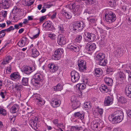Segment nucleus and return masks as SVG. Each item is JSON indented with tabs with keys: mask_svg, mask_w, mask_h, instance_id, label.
<instances>
[{
	"mask_svg": "<svg viewBox=\"0 0 131 131\" xmlns=\"http://www.w3.org/2000/svg\"><path fill=\"white\" fill-rule=\"evenodd\" d=\"M104 18L106 21L109 24L114 22L116 18L115 15L110 10H107L105 12Z\"/></svg>",
	"mask_w": 131,
	"mask_h": 131,
	"instance_id": "1",
	"label": "nucleus"
},
{
	"mask_svg": "<svg viewBox=\"0 0 131 131\" xmlns=\"http://www.w3.org/2000/svg\"><path fill=\"white\" fill-rule=\"evenodd\" d=\"M33 77L35 80L34 85L37 87H39L40 83L43 80L42 75L39 73H36L34 75Z\"/></svg>",
	"mask_w": 131,
	"mask_h": 131,
	"instance_id": "2",
	"label": "nucleus"
},
{
	"mask_svg": "<svg viewBox=\"0 0 131 131\" xmlns=\"http://www.w3.org/2000/svg\"><path fill=\"white\" fill-rule=\"evenodd\" d=\"M71 80L74 83L76 82L79 80L80 77L78 73L73 71L71 72Z\"/></svg>",
	"mask_w": 131,
	"mask_h": 131,
	"instance_id": "3",
	"label": "nucleus"
},
{
	"mask_svg": "<svg viewBox=\"0 0 131 131\" xmlns=\"http://www.w3.org/2000/svg\"><path fill=\"white\" fill-rule=\"evenodd\" d=\"M33 97L37 102H38V104L40 106L43 105L45 101L42 99L40 98V95L38 94H36L33 96Z\"/></svg>",
	"mask_w": 131,
	"mask_h": 131,
	"instance_id": "4",
	"label": "nucleus"
},
{
	"mask_svg": "<svg viewBox=\"0 0 131 131\" xmlns=\"http://www.w3.org/2000/svg\"><path fill=\"white\" fill-rule=\"evenodd\" d=\"M75 97L74 96H72L71 99V101L72 102V107L74 110L78 108L80 105V102L75 101Z\"/></svg>",
	"mask_w": 131,
	"mask_h": 131,
	"instance_id": "5",
	"label": "nucleus"
},
{
	"mask_svg": "<svg viewBox=\"0 0 131 131\" xmlns=\"http://www.w3.org/2000/svg\"><path fill=\"white\" fill-rule=\"evenodd\" d=\"M67 48L70 50L76 52H78L79 50V47L75 45L69 44L67 46Z\"/></svg>",
	"mask_w": 131,
	"mask_h": 131,
	"instance_id": "6",
	"label": "nucleus"
},
{
	"mask_svg": "<svg viewBox=\"0 0 131 131\" xmlns=\"http://www.w3.org/2000/svg\"><path fill=\"white\" fill-rule=\"evenodd\" d=\"M57 42L60 45H64L66 42V38L64 36L61 35H59L58 37Z\"/></svg>",
	"mask_w": 131,
	"mask_h": 131,
	"instance_id": "7",
	"label": "nucleus"
},
{
	"mask_svg": "<svg viewBox=\"0 0 131 131\" xmlns=\"http://www.w3.org/2000/svg\"><path fill=\"white\" fill-rule=\"evenodd\" d=\"M78 64L79 68L80 71H82L85 70L86 64L85 62H84L83 60L79 61Z\"/></svg>",
	"mask_w": 131,
	"mask_h": 131,
	"instance_id": "8",
	"label": "nucleus"
},
{
	"mask_svg": "<svg viewBox=\"0 0 131 131\" xmlns=\"http://www.w3.org/2000/svg\"><path fill=\"white\" fill-rule=\"evenodd\" d=\"M85 47L88 50L91 51L94 50L96 49V46L94 43H88L86 44Z\"/></svg>",
	"mask_w": 131,
	"mask_h": 131,
	"instance_id": "9",
	"label": "nucleus"
},
{
	"mask_svg": "<svg viewBox=\"0 0 131 131\" xmlns=\"http://www.w3.org/2000/svg\"><path fill=\"white\" fill-rule=\"evenodd\" d=\"M113 101V99L111 97L107 96L105 99L104 105L105 106H109L112 104Z\"/></svg>",
	"mask_w": 131,
	"mask_h": 131,
	"instance_id": "10",
	"label": "nucleus"
},
{
	"mask_svg": "<svg viewBox=\"0 0 131 131\" xmlns=\"http://www.w3.org/2000/svg\"><path fill=\"white\" fill-rule=\"evenodd\" d=\"M48 67L51 73H53L55 72L58 69V67L55 66L53 64H49Z\"/></svg>",
	"mask_w": 131,
	"mask_h": 131,
	"instance_id": "11",
	"label": "nucleus"
},
{
	"mask_svg": "<svg viewBox=\"0 0 131 131\" xmlns=\"http://www.w3.org/2000/svg\"><path fill=\"white\" fill-rule=\"evenodd\" d=\"M60 104V100L56 99H52L51 104L53 107H57L59 106Z\"/></svg>",
	"mask_w": 131,
	"mask_h": 131,
	"instance_id": "12",
	"label": "nucleus"
},
{
	"mask_svg": "<svg viewBox=\"0 0 131 131\" xmlns=\"http://www.w3.org/2000/svg\"><path fill=\"white\" fill-rule=\"evenodd\" d=\"M22 70L25 73L27 74L30 73L33 71L31 67L28 66H26L23 67Z\"/></svg>",
	"mask_w": 131,
	"mask_h": 131,
	"instance_id": "13",
	"label": "nucleus"
},
{
	"mask_svg": "<svg viewBox=\"0 0 131 131\" xmlns=\"http://www.w3.org/2000/svg\"><path fill=\"white\" fill-rule=\"evenodd\" d=\"M38 119V118L37 117H33L30 122L31 126L32 127V125H33L34 127H36L37 126Z\"/></svg>",
	"mask_w": 131,
	"mask_h": 131,
	"instance_id": "14",
	"label": "nucleus"
},
{
	"mask_svg": "<svg viewBox=\"0 0 131 131\" xmlns=\"http://www.w3.org/2000/svg\"><path fill=\"white\" fill-rule=\"evenodd\" d=\"M19 108V106L18 105L14 104L11 108L10 112L13 113H16L18 111Z\"/></svg>",
	"mask_w": 131,
	"mask_h": 131,
	"instance_id": "15",
	"label": "nucleus"
},
{
	"mask_svg": "<svg viewBox=\"0 0 131 131\" xmlns=\"http://www.w3.org/2000/svg\"><path fill=\"white\" fill-rule=\"evenodd\" d=\"M10 77L13 80L18 79L20 78V75L18 72H14L11 74Z\"/></svg>",
	"mask_w": 131,
	"mask_h": 131,
	"instance_id": "16",
	"label": "nucleus"
},
{
	"mask_svg": "<svg viewBox=\"0 0 131 131\" xmlns=\"http://www.w3.org/2000/svg\"><path fill=\"white\" fill-rule=\"evenodd\" d=\"M125 91L126 95L128 97L131 98V84L129 85L128 88H126Z\"/></svg>",
	"mask_w": 131,
	"mask_h": 131,
	"instance_id": "17",
	"label": "nucleus"
},
{
	"mask_svg": "<svg viewBox=\"0 0 131 131\" xmlns=\"http://www.w3.org/2000/svg\"><path fill=\"white\" fill-rule=\"evenodd\" d=\"M121 50L120 48H117L114 51L113 54L116 57L120 56L122 55Z\"/></svg>",
	"mask_w": 131,
	"mask_h": 131,
	"instance_id": "18",
	"label": "nucleus"
},
{
	"mask_svg": "<svg viewBox=\"0 0 131 131\" xmlns=\"http://www.w3.org/2000/svg\"><path fill=\"white\" fill-rule=\"evenodd\" d=\"M26 37L23 38L22 39L18 42L17 44L18 46L21 47L24 46L26 42Z\"/></svg>",
	"mask_w": 131,
	"mask_h": 131,
	"instance_id": "19",
	"label": "nucleus"
},
{
	"mask_svg": "<svg viewBox=\"0 0 131 131\" xmlns=\"http://www.w3.org/2000/svg\"><path fill=\"white\" fill-rule=\"evenodd\" d=\"M2 4L4 9L8 8L10 5L8 0H2Z\"/></svg>",
	"mask_w": 131,
	"mask_h": 131,
	"instance_id": "20",
	"label": "nucleus"
},
{
	"mask_svg": "<svg viewBox=\"0 0 131 131\" xmlns=\"http://www.w3.org/2000/svg\"><path fill=\"white\" fill-rule=\"evenodd\" d=\"M105 56L104 54L100 53L98 54L96 56V59L98 61L104 59Z\"/></svg>",
	"mask_w": 131,
	"mask_h": 131,
	"instance_id": "21",
	"label": "nucleus"
},
{
	"mask_svg": "<svg viewBox=\"0 0 131 131\" xmlns=\"http://www.w3.org/2000/svg\"><path fill=\"white\" fill-rule=\"evenodd\" d=\"M104 81L106 83L108 86H111L113 84V80L110 78L106 77L104 79Z\"/></svg>",
	"mask_w": 131,
	"mask_h": 131,
	"instance_id": "22",
	"label": "nucleus"
},
{
	"mask_svg": "<svg viewBox=\"0 0 131 131\" xmlns=\"http://www.w3.org/2000/svg\"><path fill=\"white\" fill-rule=\"evenodd\" d=\"M73 116L76 117H80L81 120L84 118V114L83 113H81L80 112H78L74 113Z\"/></svg>",
	"mask_w": 131,
	"mask_h": 131,
	"instance_id": "23",
	"label": "nucleus"
},
{
	"mask_svg": "<svg viewBox=\"0 0 131 131\" xmlns=\"http://www.w3.org/2000/svg\"><path fill=\"white\" fill-rule=\"evenodd\" d=\"M123 70L126 73V75L128 76V80L130 82H131V72L127 70L126 68H124Z\"/></svg>",
	"mask_w": 131,
	"mask_h": 131,
	"instance_id": "24",
	"label": "nucleus"
},
{
	"mask_svg": "<svg viewBox=\"0 0 131 131\" xmlns=\"http://www.w3.org/2000/svg\"><path fill=\"white\" fill-rule=\"evenodd\" d=\"M31 50L32 51L31 55L33 57H37L39 55V52L36 48L32 49Z\"/></svg>",
	"mask_w": 131,
	"mask_h": 131,
	"instance_id": "25",
	"label": "nucleus"
},
{
	"mask_svg": "<svg viewBox=\"0 0 131 131\" xmlns=\"http://www.w3.org/2000/svg\"><path fill=\"white\" fill-rule=\"evenodd\" d=\"M126 75L122 72L120 71L119 72L118 74V78L120 80H122L123 81L125 80L126 79Z\"/></svg>",
	"mask_w": 131,
	"mask_h": 131,
	"instance_id": "26",
	"label": "nucleus"
},
{
	"mask_svg": "<svg viewBox=\"0 0 131 131\" xmlns=\"http://www.w3.org/2000/svg\"><path fill=\"white\" fill-rule=\"evenodd\" d=\"M102 71L101 69L99 68H97L95 69V75L97 77H100L102 74Z\"/></svg>",
	"mask_w": 131,
	"mask_h": 131,
	"instance_id": "27",
	"label": "nucleus"
},
{
	"mask_svg": "<svg viewBox=\"0 0 131 131\" xmlns=\"http://www.w3.org/2000/svg\"><path fill=\"white\" fill-rule=\"evenodd\" d=\"M63 50L62 49H58L56 50L54 52V54L57 55L58 57L59 58L60 57L61 55L63 53Z\"/></svg>",
	"mask_w": 131,
	"mask_h": 131,
	"instance_id": "28",
	"label": "nucleus"
},
{
	"mask_svg": "<svg viewBox=\"0 0 131 131\" xmlns=\"http://www.w3.org/2000/svg\"><path fill=\"white\" fill-rule=\"evenodd\" d=\"M100 90L106 93L109 90L106 85L104 84H102L101 85Z\"/></svg>",
	"mask_w": 131,
	"mask_h": 131,
	"instance_id": "29",
	"label": "nucleus"
},
{
	"mask_svg": "<svg viewBox=\"0 0 131 131\" xmlns=\"http://www.w3.org/2000/svg\"><path fill=\"white\" fill-rule=\"evenodd\" d=\"M114 123H119L121 122L123 119V118L122 117H119L114 115Z\"/></svg>",
	"mask_w": 131,
	"mask_h": 131,
	"instance_id": "30",
	"label": "nucleus"
},
{
	"mask_svg": "<svg viewBox=\"0 0 131 131\" xmlns=\"http://www.w3.org/2000/svg\"><path fill=\"white\" fill-rule=\"evenodd\" d=\"M62 14L67 19H69L71 17V16L70 13L66 12L65 10L63 11L62 12Z\"/></svg>",
	"mask_w": 131,
	"mask_h": 131,
	"instance_id": "31",
	"label": "nucleus"
},
{
	"mask_svg": "<svg viewBox=\"0 0 131 131\" xmlns=\"http://www.w3.org/2000/svg\"><path fill=\"white\" fill-rule=\"evenodd\" d=\"M94 111L95 112L101 115L103 113V110L102 108L97 107L95 108Z\"/></svg>",
	"mask_w": 131,
	"mask_h": 131,
	"instance_id": "32",
	"label": "nucleus"
},
{
	"mask_svg": "<svg viewBox=\"0 0 131 131\" xmlns=\"http://www.w3.org/2000/svg\"><path fill=\"white\" fill-rule=\"evenodd\" d=\"M95 121L96 125L97 126V128L99 129V130H100L101 129V128L102 127V125L103 123L101 122V121L99 120H96Z\"/></svg>",
	"mask_w": 131,
	"mask_h": 131,
	"instance_id": "33",
	"label": "nucleus"
},
{
	"mask_svg": "<svg viewBox=\"0 0 131 131\" xmlns=\"http://www.w3.org/2000/svg\"><path fill=\"white\" fill-rule=\"evenodd\" d=\"M91 127L93 130H94L96 131H99L98 129L97 128V126L96 125L95 121L93 122L91 125Z\"/></svg>",
	"mask_w": 131,
	"mask_h": 131,
	"instance_id": "34",
	"label": "nucleus"
},
{
	"mask_svg": "<svg viewBox=\"0 0 131 131\" xmlns=\"http://www.w3.org/2000/svg\"><path fill=\"white\" fill-rule=\"evenodd\" d=\"M77 27H79L80 29H82L84 27V23L82 21H77Z\"/></svg>",
	"mask_w": 131,
	"mask_h": 131,
	"instance_id": "35",
	"label": "nucleus"
},
{
	"mask_svg": "<svg viewBox=\"0 0 131 131\" xmlns=\"http://www.w3.org/2000/svg\"><path fill=\"white\" fill-rule=\"evenodd\" d=\"M28 78H23L22 80V85L26 86L28 84Z\"/></svg>",
	"mask_w": 131,
	"mask_h": 131,
	"instance_id": "36",
	"label": "nucleus"
},
{
	"mask_svg": "<svg viewBox=\"0 0 131 131\" xmlns=\"http://www.w3.org/2000/svg\"><path fill=\"white\" fill-rule=\"evenodd\" d=\"M114 113V115L120 117V116H121L123 118V113L121 111H117L115 112Z\"/></svg>",
	"mask_w": 131,
	"mask_h": 131,
	"instance_id": "37",
	"label": "nucleus"
},
{
	"mask_svg": "<svg viewBox=\"0 0 131 131\" xmlns=\"http://www.w3.org/2000/svg\"><path fill=\"white\" fill-rule=\"evenodd\" d=\"M51 23L50 21H47L43 24V26L46 28H48L51 27Z\"/></svg>",
	"mask_w": 131,
	"mask_h": 131,
	"instance_id": "38",
	"label": "nucleus"
},
{
	"mask_svg": "<svg viewBox=\"0 0 131 131\" xmlns=\"http://www.w3.org/2000/svg\"><path fill=\"white\" fill-rule=\"evenodd\" d=\"M118 101L121 103H125L127 102V100L123 97H120L119 98Z\"/></svg>",
	"mask_w": 131,
	"mask_h": 131,
	"instance_id": "39",
	"label": "nucleus"
},
{
	"mask_svg": "<svg viewBox=\"0 0 131 131\" xmlns=\"http://www.w3.org/2000/svg\"><path fill=\"white\" fill-rule=\"evenodd\" d=\"M82 38V36L81 35H78L75 39V41L77 42L80 43V42Z\"/></svg>",
	"mask_w": 131,
	"mask_h": 131,
	"instance_id": "40",
	"label": "nucleus"
},
{
	"mask_svg": "<svg viewBox=\"0 0 131 131\" xmlns=\"http://www.w3.org/2000/svg\"><path fill=\"white\" fill-rule=\"evenodd\" d=\"M22 85L16 84L14 86V88L16 90L20 91L22 89Z\"/></svg>",
	"mask_w": 131,
	"mask_h": 131,
	"instance_id": "41",
	"label": "nucleus"
},
{
	"mask_svg": "<svg viewBox=\"0 0 131 131\" xmlns=\"http://www.w3.org/2000/svg\"><path fill=\"white\" fill-rule=\"evenodd\" d=\"M89 41H93L95 39L96 36L95 34L90 33Z\"/></svg>",
	"mask_w": 131,
	"mask_h": 131,
	"instance_id": "42",
	"label": "nucleus"
},
{
	"mask_svg": "<svg viewBox=\"0 0 131 131\" xmlns=\"http://www.w3.org/2000/svg\"><path fill=\"white\" fill-rule=\"evenodd\" d=\"M98 62L99 65L103 66H105L106 63V61L104 59L98 61Z\"/></svg>",
	"mask_w": 131,
	"mask_h": 131,
	"instance_id": "43",
	"label": "nucleus"
},
{
	"mask_svg": "<svg viewBox=\"0 0 131 131\" xmlns=\"http://www.w3.org/2000/svg\"><path fill=\"white\" fill-rule=\"evenodd\" d=\"M12 69V67L10 64L6 68V70L7 73H10L11 72Z\"/></svg>",
	"mask_w": 131,
	"mask_h": 131,
	"instance_id": "44",
	"label": "nucleus"
},
{
	"mask_svg": "<svg viewBox=\"0 0 131 131\" xmlns=\"http://www.w3.org/2000/svg\"><path fill=\"white\" fill-rule=\"evenodd\" d=\"M114 113L110 115L108 117V119L109 121L112 122V123H114Z\"/></svg>",
	"mask_w": 131,
	"mask_h": 131,
	"instance_id": "45",
	"label": "nucleus"
},
{
	"mask_svg": "<svg viewBox=\"0 0 131 131\" xmlns=\"http://www.w3.org/2000/svg\"><path fill=\"white\" fill-rule=\"evenodd\" d=\"M106 41V40L104 38H102L99 41V44L100 45H103L105 43Z\"/></svg>",
	"mask_w": 131,
	"mask_h": 131,
	"instance_id": "46",
	"label": "nucleus"
},
{
	"mask_svg": "<svg viewBox=\"0 0 131 131\" xmlns=\"http://www.w3.org/2000/svg\"><path fill=\"white\" fill-rule=\"evenodd\" d=\"M58 28L61 33H63L64 31L63 26L61 24L58 25Z\"/></svg>",
	"mask_w": 131,
	"mask_h": 131,
	"instance_id": "47",
	"label": "nucleus"
},
{
	"mask_svg": "<svg viewBox=\"0 0 131 131\" xmlns=\"http://www.w3.org/2000/svg\"><path fill=\"white\" fill-rule=\"evenodd\" d=\"M80 128L77 126H72L71 128V131H77V130H80Z\"/></svg>",
	"mask_w": 131,
	"mask_h": 131,
	"instance_id": "48",
	"label": "nucleus"
},
{
	"mask_svg": "<svg viewBox=\"0 0 131 131\" xmlns=\"http://www.w3.org/2000/svg\"><path fill=\"white\" fill-rule=\"evenodd\" d=\"M55 88L57 90L59 91H61L63 88L62 85L60 84H58Z\"/></svg>",
	"mask_w": 131,
	"mask_h": 131,
	"instance_id": "49",
	"label": "nucleus"
},
{
	"mask_svg": "<svg viewBox=\"0 0 131 131\" xmlns=\"http://www.w3.org/2000/svg\"><path fill=\"white\" fill-rule=\"evenodd\" d=\"M48 36L52 40L55 39L56 37V35L54 34H49Z\"/></svg>",
	"mask_w": 131,
	"mask_h": 131,
	"instance_id": "50",
	"label": "nucleus"
},
{
	"mask_svg": "<svg viewBox=\"0 0 131 131\" xmlns=\"http://www.w3.org/2000/svg\"><path fill=\"white\" fill-rule=\"evenodd\" d=\"M2 114L3 115H5L6 114V110L3 108H0V114Z\"/></svg>",
	"mask_w": 131,
	"mask_h": 131,
	"instance_id": "51",
	"label": "nucleus"
},
{
	"mask_svg": "<svg viewBox=\"0 0 131 131\" xmlns=\"http://www.w3.org/2000/svg\"><path fill=\"white\" fill-rule=\"evenodd\" d=\"M115 2L114 0H111L108 2V4L111 7H113L115 5Z\"/></svg>",
	"mask_w": 131,
	"mask_h": 131,
	"instance_id": "52",
	"label": "nucleus"
},
{
	"mask_svg": "<svg viewBox=\"0 0 131 131\" xmlns=\"http://www.w3.org/2000/svg\"><path fill=\"white\" fill-rule=\"evenodd\" d=\"M85 2V3L86 5H88L93 4V0H83Z\"/></svg>",
	"mask_w": 131,
	"mask_h": 131,
	"instance_id": "53",
	"label": "nucleus"
},
{
	"mask_svg": "<svg viewBox=\"0 0 131 131\" xmlns=\"http://www.w3.org/2000/svg\"><path fill=\"white\" fill-rule=\"evenodd\" d=\"M84 106L85 108H90L91 107V106L90 105V103L89 102H86L84 103Z\"/></svg>",
	"mask_w": 131,
	"mask_h": 131,
	"instance_id": "54",
	"label": "nucleus"
},
{
	"mask_svg": "<svg viewBox=\"0 0 131 131\" xmlns=\"http://www.w3.org/2000/svg\"><path fill=\"white\" fill-rule=\"evenodd\" d=\"M90 35V33L87 32H85L84 34V36L85 37L87 38V40L88 41H89Z\"/></svg>",
	"mask_w": 131,
	"mask_h": 131,
	"instance_id": "55",
	"label": "nucleus"
},
{
	"mask_svg": "<svg viewBox=\"0 0 131 131\" xmlns=\"http://www.w3.org/2000/svg\"><path fill=\"white\" fill-rule=\"evenodd\" d=\"M12 59V58L11 56H8L5 57V58L4 59L8 63L9 61L11 60Z\"/></svg>",
	"mask_w": 131,
	"mask_h": 131,
	"instance_id": "56",
	"label": "nucleus"
},
{
	"mask_svg": "<svg viewBox=\"0 0 131 131\" xmlns=\"http://www.w3.org/2000/svg\"><path fill=\"white\" fill-rule=\"evenodd\" d=\"M34 1V0H29V1L27 2V6H31L33 4Z\"/></svg>",
	"mask_w": 131,
	"mask_h": 131,
	"instance_id": "57",
	"label": "nucleus"
},
{
	"mask_svg": "<svg viewBox=\"0 0 131 131\" xmlns=\"http://www.w3.org/2000/svg\"><path fill=\"white\" fill-rule=\"evenodd\" d=\"M73 30L75 31H76L77 30L78 31V30H80L79 27H77V24H74L73 26Z\"/></svg>",
	"mask_w": 131,
	"mask_h": 131,
	"instance_id": "58",
	"label": "nucleus"
},
{
	"mask_svg": "<svg viewBox=\"0 0 131 131\" xmlns=\"http://www.w3.org/2000/svg\"><path fill=\"white\" fill-rule=\"evenodd\" d=\"M113 70L112 68L108 67L106 70V71L107 73H109L110 72H112L113 71Z\"/></svg>",
	"mask_w": 131,
	"mask_h": 131,
	"instance_id": "59",
	"label": "nucleus"
},
{
	"mask_svg": "<svg viewBox=\"0 0 131 131\" xmlns=\"http://www.w3.org/2000/svg\"><path fill=\"white\" fill-rule=\"evenodd\" d=\"M5 32H3V31L1 30L0 31V37L1 38L5 36Z\"/></svg>",
	"mask_w": 131,
	"mask_h": 131,
	"instance_id": "60",
	"label": "nucleus"
},
{
	"mask_svg": "<svg viewBox=\"0 0 131 131\" xmlns=\"http://www.w3.org/2000/svg\"><path fill=\"white\" fill-rule=\"evenodd\" d=\"M85 85L84 83H82L80 86V88L79 90H83L85 88Z\"/></svg>",
	"mask_w": 131,
	"mask_h": 131,
	"instance_id": "61",
	"label": "nucleus"
},
{
	"mask_svg": "<svg viewBox=\"0 0 131 131\" xmlns=\"http://www.w3.org/2000/svg\"><path fill=\"white\" fill-rule=\"evenodd\" d=\"M38 33L35 35L33 36V37L31 38L32 39H34L37 38L39 36V30H38Z\"/></svg>",
	"mask_w": 131,
	"mask_h": 131,
	"instance_id": "62",
	"label": "nucleus"
},
{
	"mask_svg": "<svg viewBox=\"0 0 131 131\" xmlns=\"http://www.w3.org/2000/svg\"><path fill=\"white\" fill-rule=\"evenodd\" d=\"M90 22L91 23L94 24V25H95V23L96 20L94 18H92L90 19Z\"/></svg>",
	"mask_w": 131,
	"mask_h": 131,
	"instance_id": "63",
	"label": "nucleus"
},
{
	"mask_svg": "<svg viewBox=\"0 0 131 131\" xmlns=\"http://www.w3.org/2000/svg\"><path fill=\"white\" fill-rule=\"evenodd\" d=\"M127 113L128 116L131 118V110H129L127 111Z\"/></svg>",
	"mask_w": 131,
	"mask_h": 131,
	"instance_id": "64",
	"label": "nucleus"
}]
</instances>
